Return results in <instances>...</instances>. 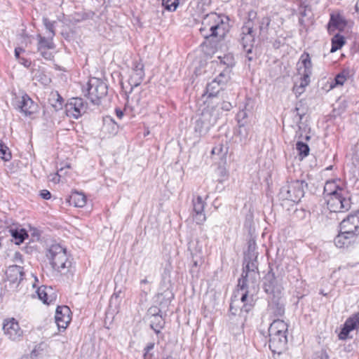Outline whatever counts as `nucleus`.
<instances>
[{
  "label": "nucleus",
  "mask_w": 359,
  "mask_h": 359,
  "mask_svg": "<svg viewBox=\"0 0 359 359\" xmlns=\"http://www.w3.org/2000/svg\"><path fill=\"white\" fill-rule=\"evenodd\" d=\"M261 276L259 271H243L238 280V289L234 292L230 304V311L236 315L238 309L248 312L252 306L253 297L249 295L248 288L254 287Z\"/></svg>",
  "instance_id": "obj_1"
},
{
  "label": "nucleus",
  "mask_w": 359,
  "mask_h": 359,
  "mask_svg": "<svg viewBox=\"0 0 359 359\" xmlns=\"http://www.w3.org/2000/svg\"><path fill=\"white\" fill-rule=\"evenodd\" d=\"M227 25L224 22L223 17L212 13L207 15L202 22L201 33L205 38L219 36L223 38L226 34Z\"/></svg>",
  "instance_id": "obj_2"
},
{
  "label": "nucleus",
  "mask_w": 359,
  "mask_h": 359,
  "mask_svg": "<svg viewBox=\"0 0 359 359\" xmlns=\"http://www.w3.org/2000/svg\"><path fill=\"white\" fill-rule=\"evenodd\" d=\"M262 283L264 292L273 299L279 300L282 298L283 287L282 286V276L278 271H262Z\"/></svg>",
  "instance_id": "obj_3"
},
{
  "label": "nucleus",
  "mask_w": 359,
  "mask_h": 359,
  "mask_svg": "<svg viewBox=\"0 0 359 359\" xmlns=\"http://www.w3.org/2000/svg\"><path fill=\"white\" fill-rule=\"evenodd\" d=\"M82 91L92 103L98 104L100 99L107 94V86L102 80L93 77L88 80Z\"/></svg>",
  "instance_id": "obj_4"
},
{
  "label": "nucleus",
  "mask_w": 359,
  "mask_h": 359,
  "mask_svg": "<svg viewBox=\"0 0 359 359\" xmlns=\"http://www.w3.org/2000/svg\"><path fill=\"white\" fill-rule=\"evenodd\" d=\"M46 256L54 269L72 267V262L67 257L66 248L60 244L51 245L48 248Z\"/></svg>",
  "instance_id": "obj_5"
},
{
  "label": "nucleus",
  "mask_w": 359,
  "mask_h": 359,
  "mask_svg": "<svg viewBox=\"0 0 359 359\" xmlns=\"http://www.w3.org/2000/svg\"><path fill=\"white\" fill-rule=\"evenodd\" d=\"M257 18V13L254 11H250L248 13V19L245 22L244 25L241 29V43L243 47V49L250 54L252 53V48L255 42V21Z\"/></svg>",
  "instance_id": "obj_6"
},
{
  "label": "nucleus",
  "mask_w": 359,
  "mask_h": 359,
  "mask_svg": "<svg viewBox=\"0 0 359 359\" xmlns=\"http://www.w3.org/2000/svg\"><path fill=\"white\" fill-rule=\"evenodd\" d=\"M218 118L219 111L217 109H205L196 122L195 131L200 135L207 134L211 127L217 123Z\"/></svg>",
  "instance_id": "obj_7"
},
{
  "label": "nucleus",
  "mask_w": 359,
  "mask_h": 359,
  "mask_svg": "<svg viewBox=\"0 0 359 359\" xmlns=\"http://www.w3.org/2000/svg\"><path fill=\"white\" fill-rule=\"evenodd\" d=\"M304 181H292L280 189V197L283 200L298 203L304 195Z\"/></svg>",
  "instance_id": "obj_8"
},
{
  "label": "nucleus",
  "mask_w": 359,
  "mask_h": 359,
  "mask_svg": "<svg viewBox=\"0 0 359 359\" xmlns=\"http://www.w3.org/2000/svg\"><path fill=\"white\" fill-rule=\"evenodd\" d=\"M345 194V191H339V194L326 198L327 208L330 212H344L351 208L350 199Z\"/></svg>",
  "instance_id": "obj_9"
},
{
  "label": "nucleus",
  "mask_w": 359,
  "mask_h": 359,
  "mask_svg": "<svg viewBox=\"0 0 359 359\" xmlns=\"http://www.w3.org/2000/svg\"><path fill=\"white\" fill-rule=\"evenodd\" d=\"M88 104L81 97H72L65 104L67 116L75 119L79 118L87 111Z\"/></svg>",
  "instance_id": "obj_10"
},
{
  "label": "nucleus",
  "mask_w": 359,
  "mask_h": 359,
  "mask_svg": "<svg viewBox=\"0 0 359 359\" xmlns=\"http://www.w3.org/2000/svg\"><path fill=\"white\" fill-rule=\"evenodd\" d=\"M230 73L229 69H223L216 78L207 84L206 93L210 97L215 96L229 82Z\"/></svg>",
  "instance_id": "obj_11"
},
{
  "label": "nucleus",
  "mask_w": 359,
  "mask_h": 359,
  "mask_svg": "<svg viewBox=\"0 0 359 359\" xmlns=\"http://www.w3.org/2000/svg\"><path fill=\"white\" fill-rule=\"evenodd\" d=\"M286 332L269 330V347L273 352L280 353L285 348L287 341Z\"/></svg>",
  "instance_id": "obj_12"
},
{
  "label": "nucleus",
  "mask_w": 359,
  "mask_h": 359,
  "mask_svg": "<svg viewBox=\"0 0 359 359\" xmlns=\"http://www.w3.org/2000/svg\"><path fill=\"white\" fill-rule=\"evenodd\" d=\"M202 244L198 241H191L188 244V250L192 258V267L205 268V260L202 256Z\"/></svg>",
  "instance_id": "obj_13"
},
{
  "label": "nucleus",
  "mask_w": 359,
  "mask_h": 359,
  "mask_svg": "<svg viewBox=\"0 0 359 359\" xmlns=\"http://www.w3.org/2000/svg\"><path fill=\"white\" fill-rule=\"evenodd\" d=\"M3 330L4 334L12 341L19 340L23 334L18 321L14 318L4 320Z\"/></svg>",
  "instance_id": "obj_14"
},
{
  "label": "nucleus",
  "mask_w": 359,
  "mask_h": 359,
  "mask_svg": "<svg viewBox=\"0 0 359 359\" xmlns=\"http://www.w3.org/2000/svg\"><path fill=\"white\" fill-rule=\"evenodd\" d=\"M340 229L353 236L359 234V211L343 219L340 223Z\"/></svg>",
  "instance_id": "obj_15"
},
{
  "label": "nucleus",
  "mask_w": 359,
  "mask_h": 359,
  "mask_svg": "<svg viewBox=\"0 0 359 359\" xmlns=\"http://www.w3.org/2000/svg\"><path fill=\"white\" fill-rule=\"evenodd\" d=\"M16 108L25 116H32L38 111V105L27 95H23L16 101Z\"/></svg>",
  "instance_id": "obj_16"
},
{
  "label": "nucleus",
  "mask_w": 359,
  "mask_h": 359,
  "mask_svg": "<svg viewBox=\"0 0 359 359\" xmlns=\"http://www.w3.org/2000/svg\"><path fill=\"white\" fill-rule=\"evenodd\" d=\"M157 302L163 307H167L170 304L171 301L174 298V294L171 289L170 281L163 282L161 286L159 292L157 294Z\"/></svg>",
  "instance_id": "obj_17"
},
{
  "label": "nucleus",
  "mask_w": 359,
  "mask_h": 359,
  "mask_svg": "<svg viewBox=\"0 0 359 359\" xmlns=\"http://www.w3.org/2000/svg\"><path fill=\"white\" fill-rule=\"evenodd\" d=\"M144 78V65L140 62H135L130 73L128 82L131 87H137Z\"/></svg>",
  "instance_id": "obj_18"
},
{
  "label": "nucleus",
  "mask_w": 359,
  "mask_h": 359,
  "mask_svg": "<svg viewBox=\"0 0 359 359\" xmlns=\"http://www.w3.org/2000/svg\"><path fill=\"white\" fill-rule=\"evenodd\" d=\"M71 311L67 306H57L55 320L59 329L65 330L71 321Z\"/></svg>",
  "instance_id": "obj_19"
},
{
  "label": "nucleus",
  "mask_w": 359,
  "mask_h": 359,
  "mask_svg": "<svg viewBox=\"0 0 359 359\" xmlns=\"http://www.w3.org/2000/svg\"><path fill=\"white\" fill-rule=\"evenodd\" d=\"M53 38L50 36L47 37L42 36L41 34L37 35L38 45L37 50L41 53V56L45 59L50 60L52 57V54L46 50L53 49L55 48Z\"/></svg>",
  "instance_id": "obj_20"
},
{
  "label": "nucleus",
  "mask_w": 359,
  "mask_h": 359,
  "mask_svg": "<svg viewBox=\"0 0 359 359\" xmlns=\"http://www.w3.org/2000/svg\"><path fill=\"white\" fill-rule=\"evenodd\" d=\"M205 203L201 196H197L193 199V219L198 225H201L206 220L205 215L203 212Z\"/></svg>",
  "instance_id": "obj_21"
},
{
  "label": "nucleus",
  "mask_w": 359,
  "mask_h": 359,
  "mask_svg": "<svg viewBox=\"0 0 359 359\" xmlns=\"http://www.w3.org/2000/svg\"><path fill=\"white\" fill-rule=\"evenodd\" d=\"M359 327V313L348 318L344 325L343 329L339 334L340 339L347 338L349 332Z\"/></svg>",
  "instance_id": "obj_22"
},
{
  "label": "nucleus",
  "mask_w": 359,
  "mask_h": 359,
  "mask_svg": "<svg viewBox=\"0 0 359 359\" xmlns=\"http://www.w3.org/2000/svg\"><path fill=\"white\" fill-rule=\"evenodd\" d=\"M347 25V22L345 18L339 14L331 15L330 22L328 23V31L330 32H334V29L342 31Z\"/></svg>",
  "instance_id": "obj_23"
},
{
  "label": "nucleus",
  "mask_w": 359,
  "mask_h": 359,
  "mask_svg": "<svg viewBox=\"0 0 359 359\" xmlns=\"http://www.w3.org/2000/svg\"><path fill=\"white\" fill-rule=\"evenodd\" d=\"M39 299L42 301L43 304H50L55 301L56 295L53 292L51 287L46 286L39 287L36 291Z\"/></svg>",
  "instance_id": "obj_24"
},
{
  "label": "nucleus",
  "mask_w": 359,
  "mask_h": 359,
  "mask_svg": "<svg viewBox=\"0 0 359 359\" xmlns=\"http://www.w3.org/2000/svg\"><path fill=\"white\" fill-rule=\"evenodd\" d=\"M299 74H308L311 75L312 73V63L310 56L308 53L302 55L299 62L297 64Z\"/></svg>",
  "instance_id": "obj_25"
},
{
  "label": "nucleus",
  "mask_w": 359,
  "mask_h": 359,
  "mask_svg": "<svg viewBox=\"0 0 359 359\" xmlns=\"http://www.w3.org/2000/svg\"><path fill=\"white\" fill-rule=\"evenodd\" d=\"M270 299L269 303V311L273 313L276 316H281L285 312L283 304L281 302V299L278 300L277 299H273L272 297H269Z\"/></svg>",
  "instance_id": "obj_26"
},
{
  "label": "nucleus",
  "mask_w": 359,
  "mask_h": 359,
  "mask_svg": "<svg viewBox=\"0 0 359 359\" xmlns=\"http://www.w3.org/2000/svg\"><path fill=\"white\" fill-rule=\"evenodd\" d=\"M344 190L339 187L334 181H327L324 186V196L325 198L336 195L339 192H342Z\"/></svg>",
  "instance_id": "obj_27"
},
{
  "label": "nucleus",
  "mask_w": 359,
  "mask_h": 359,
  "mask_svg": "<svg viewBox=\"0 0 359 359\" xmlns=\"http://www.w3.org/2000/svg\"><path fill=\"white\" fill-rule=\"evenodd\" d=\"M352 237H353V236L344 233V231L341 229L339 233L334 238V244L339 248L347 247L350 244V239Z\"/></svg>",
  "instance_id": "obj_28"
},
{
  "label": "nucleus",
  "mask_w": 359,
  "mask_h": 359,
  "mask_svg": "<svg viewBox=\"0 0 359 359\" xmlns=\"http://www.w3.org/2000/svg\"><path fill=\"white\" fill-rule=\"evenodd\" d=\"M216 61L224 69H229L235 65L234 57L232 54H226L223 56H218Z\"/></svg>",
  "instance_id": "obj_29"
},
{
  "label": "nucleus",
  "mask_w": 359,
  "mask_h": 359,
  "mask_svg": "<svg viewBox=\"0 0 359 359\" xmlns=\"http://www.w3.org/2000/svg\"><path fill=\"white\" fill-rule=\"evenodd\" d=\"M8 232L11 233V236L14 238L15 243L17 245H20L22 243L25 238L27 236V233L24 229L21 228H11L8 230Z\"/></svg>",
  "instance_id": "obj_30"
},
{
  "label": "nucleus",
  "mask_w": 359,
  "mask_h": 359,
  "mask_svg": "<svg viewBox=\"0 0 359 359\" xmlns=\"http://www.w3.org/2000/svg\"><path fill=\"white\" fill-rule=\"evenodd\" d=\"M147 319L149 323L151 328L153 329L156 333H159L161 329L163 327L165 324L164 320L163 319L161 315H157Z\"/></svg>",
  "instance_id": "obj_31"
},
{
  "label": "nucleus",
  "mask_w": 359,
  "mask_h": 359,
  "mask_svg": "<svg viewBox=\"0 0 359 359\" xmlns=\"http://www.w3.org/2000/svg\"><path fill=\"white\" fill-rule=\"evenodd\" d=\"M331 41H332V47H331V50H330L331 53H334L337 50H339L340 48H341V47L346 43L345 38L339 34H334V36L332 37Z\"/></svg>",
  "instance_id": "obj_32"
},
{
  "label": "nucleus",
  "mask_w": 359,
  "mask_h": 359,
  "mask_svg": "<svg viewBox=\"0 0 359 359\" xmlns=\"http://www.w3.org/2000/svg\"><path fill=\"white\" fill-rule=\"evenodd\" d=\"M5 274L7 281L11 283H18L22 278L24 272L22 271H6Z\"/></svg>",
  "instance_id": "obj_33"
},
{
  "label": "nucleus",
  "mask_w": 359,
  "mask_h": 359,
  "mask_svg": "<svg viewBox=\"0 0 359 359\" xmlns=\"http://www.w3.org/2000/svg\"><path fill=\"white\" fill-rule=\"evenodd\" d=\"M243 269H258L257 257L254 255L247 254L245 255Z\"/></svg>",
  "instance_id": "obj_34"
},
{
  "label": "nucleus",
  "mask_w": 359,
  "mask_h": 359,
  "mask_svg": "<svg viewBox=\"0 0 359 359\" xmlns=\"http://www.w3.org/2000/svg\"><path fill=\"white\" fill-rule=\"evenodd\" d=\"M71 201L74 203L76 207H83L86 203V198L82 193L78 191L74 192L71 197Z\"/></svg>",
  "instance_id": "obj_35"
},
{
  "label": "nucleus",
  "mask_w": 359,
  "mask_h": 359,
  "mask_svg": "<svg viewBox=\"0 0 359 359\" xmlns=\"http://www.w3.org/2000/svg\"><path fill=\"white\" fill-rule=\"evenodd\" d=\"M48 100L55 110H58L62 108L63 100L57 92L52 93Z\"/></svg>",
  "instance_id": "obj_36"
},
{
  "label": "nucleus",
  "mask_w": 359,
  "mask_h": 359,
  "mask_svg": "<svg viewBox=\"0 0 359 359\" xmlns=\"http://www.w3.org/2000/svg\"><path fill=\"white\" fill-rule=\"evenodd\" d=\"M271 20L269 17H263L261 20L256 18L255 26L258 25L260 33L266 32L270 25Z\"/></svg>",
  "instance_id": "obj_37"
},
{
  "label": "nucleus",
  "mask_w": 359,
  "mask_h": 359,
  "mask_svg": "<svg viewBox=\"0 0 359 359\" xmlns=\"http://www.w3.org/2000/svg\"><path fill=\"white\" fill-rule=\"evenodd\" d=\"M269 330L287 331V325L282 320H274L270 325Z\"/></svg>",
  "instance_id": "obj_38"
},
{
  "label": "nucleus",
  "mask_w": 359,
  "mask_h": 359,
  "mask_svg": "<svg viewBox=\"0 0 359 359\" xmlns=\"http://www.w3.org/2000/svg\"><path fill=\"white\" fill-rule=\"evenodd\" d=\"M0 158L5 161H8L11 158V153L8 147L1 142H0Z\"/></svg>",
  "instance_id": "obj_39"
},
{
  "label": "nucleus",
  "mask_w": 359,
  "mask_h": 359,
  "mask_svg": "<svg viewBox=\"0 0 359 359\" xmlns=\"http://www.w3.org/2000/svg\"><path fill=\"white\" fill-rule=\"evenodd\" d=\"M296 149L299 152V155H300L302 158L306 157L309 155V147L308 144L301 141H299L296 144Z\"/></svg>",
  "instance_id": "obj_40"
},
{
  "label": "nucleus",
  "mask_w": 359,
  "mask_h": 359,
  "mask_svg": "<svg viewBox=\"0 0 359 359\" xmlns=\"http://www.w3.org/2000/svg\"><path fill=\"white\" fill-rule=\"evenodd\" d=\"M348 73L347 72H342L337 74L334 79V83L331 84V88H334L337 86H342L347 80Z\"/></svg>",
  "instance_id": "obj_41"
},
{
  "label": "nucleus",
  "mask_w": 359,
  "mask_h": 359,
  "mask_svg": "<svg viewBox=\"0 0 359 359\" xmlns=\"http://www.w3.org/2000/svg\"><path fill=\"white\" fill-rule=\"evenodd\" d=\"M163 6L168 11H175L178 5V0H163Z\"/></svg>",
  "instance_id": "obj_42"
},
{
  "label": "nucleus",
  "mask_w": 359,
  "mask_h": 359,
  "mask_svg": "<svg viewBox=\"0 0 359 359\" xmlns=\"http://www.w3.org/2000/svg\"><path fill=\"white\" fill-rule=\"evenodd\" d=\"M121 291L119 290L118 292H115L112 296L111 297L110 302H109V306L110 307H112L113 305L115 306H117L119 305L121 302Z\"/></svg>",
  "instance_id": "obj_43"
},
{
  "label": "nucleus",
  "mask_w": 359,
  "mask_h": 359,
  "mask_svg": "<svg viewBox=\"0 0 359 359\" xmlns=\"http://www.w3.org/2000/svg\"><path fill=\"white\" fill-rule=\"evenodd\" d=\"M43 22L46 29L48 32V36L53 37L55 34L54 31V22H51L47 18H43Z\"/></svg>",
  "instance_id": "obj_44"
},
{
  "label": "nucleus",
  "mask_w": 359,
  "mask_h": 359,
  "mask_svg": "<svg viewBox=\"0 0 359 359\" xmlns=\"http://www.w3.org/2000/svg\"><path fill=\"white\" fill-rule=\"evenodd\" d=\"M227 152V149H224V147L222 144L215 147L212 150V154L220 155V158H223Z\"/></svg>",
  "instance_id": "obj_45"
},
{
  "label": "nucleus",
  "mask_w": 359,
  "mask_h": 359,
  "mask_svg": "<svg viewBox=\"0 0 359 359\" xmlns=\"http://www.w3.org/2000/svg\"><path fill=\"white\" fill-rule=\"evenodd\" d=\"M302 76L300 78L299 83L298 84L300 88H305L310 83V75L306 74H300Z\"/></svg>",
  "instance_id": "obj_46"
},
{
  "label": "nucleus",
  "mask_w": 359,
  "mask_h": 359,
  "mask_svg": "<svg viewBox=\"0 0 359 359\" xmlns=\"http://www.w3.org/2000/svg\"><path fill=\"white\" fill-rule=\"evenodd\" d=\"M160 313H161V310L158 307L151 306L147 311V318L153 317V316H156L157 315H161Z\"/></svg>",
  "instance_id": "obj_47"
},
{
  "label": "nucleus",
  "mask_w": 359,
  "mask_h": 359,
  "mask_svg": "<svg viewBox=\"0 0 359 359\" xmlns=\"http://www.w3.org/2000/svg\"><path fill=\"white\" fill-rule=\"evenodd\" d=\"M154 347V343H149L147 345V346L144 348L145 353H144V359H147L149 357V353L150 351H151Z\"/></svg>",
  "instance_id": "obj_48"
},
{
  "label": "nucleus",
  "mask_w": 359,
  "mask_h": 359,
  "mask_svg": "<svg viewBox=\"0 0 359 359\" xmlns=\"http://www.w3.org/2000/svg\"><path fill=\"white\" fill-rule=\"evenodd\" d=\"M232 104L230 102L226 101L223 102L221 107L222 109L226 111H230L232 109Z\"/></svg>",
  "instance_id": "obj_49"
},
{
  "label": "nucleus",
  "mask_w": 359,
  "mask_h": 359,
  "mask_svg": "<svg viewBox=\"0 0 359 359\" xmlns=\"http://www.w3.org/2000/svg\"><path fill=\"white\" fill-rule=\"evenodd\" d=\"M40 196L42 198L48 200L51 198V194L46 189L41 190L40 191Z\"/></svg>",
  "instance_id": "obj_50"
},
{
  "label": "nucleus",
  "mask_w": 359,
  "mask_h": 359,
  "mask_svg": "<svg viewBox=\"0 0 359 359\" xmlns=\"http://www.w3.org/2000/svg\"><path fill=\"white\" fill-rule=\"evenodd\" d=\"M255 240L253 239H250L248 241V254H250V252H253L254 250L255 249Z\"/></svg>",
  "instance_id": "obj_51"
},
{
  "label": "nucleus",
  "mask_w": 359,
  "mask_h": 359,
  "mask_svg": "<svg viewBox=\"0 0 359 359\" xmlns=\"http://www.w3.org/2000/svg\"><path fill=\"white\" fill-rule=\"evenodd\" d=\"M39 349H40V346L38 347V348H35L32 352H31V354H30V357L32 359H36L37 358V357L39 356V355H40V353H39Z\"/></svg>",
  "instance_id": "obj_52"
},
{
  "label": "nucleus",
  "mask_w": 359,
  "mask_h": 359,
  "mask_svg": "<svg viewBox=\"0 0 359 359\" xmlns=\"http://www.w3.org/2000/svg\"><path fill=\"white\" fill-rule=\"evenodd\" d=\"M295 94L301 95L304 91V88H300L298 83H296L293 88Z\"/></svg>",
  "instance_id": "obj_53"
},
{
  "label": "nucleus",
  "mask_w": 359,
  "mask_h": 359,
  "mask_svg": "<svg viewBox=\"0 0 359 359\" xmlns=\"http://www.w3.org/2000/svg\"><path fill=\"white\" fill-rule=\"evenodd\" d=\"M19 62L23 66H25V67H29L31 65V62L24 57H21L20 60H19Z\"/></svg>",
  "instance_id": "obj_54"
},
{
  "label": "nucleus",
  "mask_w": 359,
  "mask_h": 359,
  "mask_svg": "<svg viewBox=\"0 0 359 359\" xmlns=\"http://www.w3.org/2000/svg\"><path fill=\"white\" fill-rule=\"evenodd\" d=\"M116 114L117 116V117H118L119 118H121L123 116V112L122 110L119 109H116Z\"/></svg>",
  "instance_id": "obj_55"
},
{
  "label": "nucleus",
  "mask_w": 359,
  "mask_h": 359,
  "mask_svg": "<svg viewBox=\"0 0 359 359\" xmlns=\"http://www.w3.org/2000/svg\"><path fill=\"white\" fill-rule=\"evenodd\" d=\"M203 5H209L211 0H199Z\"/></svg>",
  "instance_id": "obj_56"
},
{
  "label": "nucleus",
  "mask_w": 359,
  "mask_h": 359,
  "mask_svg": "<svg viewBox=\"0 0 359 359\" xmlns=\"http://www.w3.org/2000/svg\"><path fill=\"white\" fill-rule=\"evenodd\" d=\"M15 50H18V53H20L24 52V51H25V50H24L23 48H20V47H18V48H15Z\"/></svg>",
  "instance_id": "obj_57"
},
{
  "label": "nucleus",
  "mask_w": 359,
  "mask_h": 359,
  "mask_svg": "<svg viewBox=\"0 0 359 359\" xmlns=\"http://www.w3.org/2000/svg\"><path fill=\"white\" fill-rule=\"evenodd\" d=\"M20 54L19 53H18V50H15V56L16 57L17 60H20L21 57H20Z\"/></svg>",
  "instance_id": "obj_58"
},
{
  "label": "nucleus",
  "mask_w": 359,
  "mask_h": 359,
  "mask_svg": "<svg viewBox=\"0 0 359 359\" xmlns=\"http://www.w3.org/2000/svg\"><path fill=\"white\" fill-rule=\"evenodd\" d=\"M15 259H16L21 260V255H20V253H16V254L15 255Z\"/></svg>",
  "instance_id": "obj_59"
},
{
  "label": "nucleus",
  "mask_w": 359,
  "mask_h": 359,
  "mask_svg": "<svg viewBox=\"0 0 359 359\" xmlns=\"http://www.w3.org/2000/svg\"><path fill=\"white\" fill-rule=\"evenodd\" d=\"M247 53V57L249 61H251L252 60V57L250 55V54H248V53Z\"/></svg>",
  "instance_id": "obj_60"
},
{
  "label": "nucleus",
  "mask_w": 359,
  "mask_h": 359,
  "mask_svg": "<svg viewBox=\"0 0 359 359\" xmlns=\"http://www.w3.org/2000/svg\"><path fill=\"white\" fill-rule=\"evenodd\" d=\"M148 283V280L145 278L141 280V284H145Z\"/></svg>",
  "instance_id": "obj_61"
},
{
  "label": "nucleus",
  "mask_w": 359,
  "mask_h": 359,
  "mask_svg": "<svg viewBox=\"0 0 359 359\" xmlns=\"http://www.w3.org/2000/svg\"><path fill=\"white\" fill-rule=\"evenodd\" d=\"M355 8H356V10L358 11H359V0H358V2L356 4V5H355Z\"/></svg>",
  "instance_id": "obj_62"
},
{
  "label": "nucleus",
  "mask_w": 359,
  "mask_h": 359,
  "mask_svg": "<svg viewBox=\"0 0 359 359\" xmlns=\"http://www.w3.org/2000/svg\"><path fill=\"white\" fill-rule=\"evenodd\" d=\"M245 112H243V111L240 112V113L238 114V116H240L241 115H243V116H245Z\"/></svg>",
  "instance_id": "obj_63"
},
{
  "label": "nucleus",
  "mask_w": 359,
  "mask_h": 359,
  "mask_svg": "<svg viewBox=\"0 0 359 359\" xmlns=\"http://www.w3.org/2000/svg\"><path fill=\"white\" fill-rule=\"evenodd\" d=\"M305 139H306V140H309L310 139V137H309V136H308V135H306V137H305Z\"/></svg>",
  "instance_id": "obj_64"
}]
</instances>
